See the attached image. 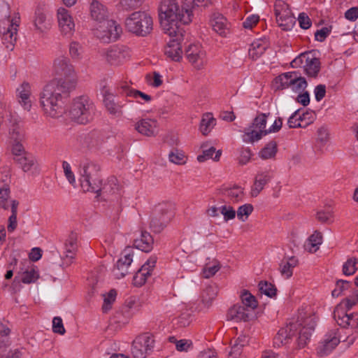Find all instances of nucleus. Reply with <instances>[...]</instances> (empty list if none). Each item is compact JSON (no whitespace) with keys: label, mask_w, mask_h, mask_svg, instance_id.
<instances>
[{"label":"nucleus","mask_w":358,"mask_h":358,"mask_svg":"<svg viewBox=\"0 0 358 358\" xmlns=\"http://www.w3.org/2000/svg\"><path fill=\"white\" fill-rule=\"evenodd\" d=\"M320 70V59L316 57H310L308 55L304 65L306 74L309 77L315 78L317 76Z\"/></svg>","instance_id":"38"},{"label":"nucleus","mask_w":358,"mask_h":358,"mask_svg":"<svg viewBox=\"0 0 358 358\" xmlns=\"http://www.w3.org/2000/svg\"><path fill=\"white\" fill-rule=\"evenodd\" d=\"M172 217L173 210L171 204H159L152 213L150 227L154 232L160 233L169 223Z\"/></svg>","instance_id":"10"},{"label":"nucleus","mask_w":358,"mask_h":358,"mask_svg":"<svg viewBox=\"0 0 358 358\" xmlns=\"http://www.w3.org/2000/svg\"><path fill=\"white\" fill-rule=\"evenodd\" d=\"M269 115L266 113H259L253 120L252 124L245 128L243 135V141L245 143H253L260 140L263 136L268 134V129H266L267 117Z\"/></svg>","instance_id":"9"},{"label":"nucleus","mask_w":358,"mask_h":358,"mask_svg":"<svg viewBox=\"0 0 358 358\" xmlns=\"http://www.w3.org/2000/svg\"><path fill=\"white\" fill-rule=\"evenodd\" d=\"M157 257L151 256L147 262L141 266L134 276V284L136 286H141L145 282L148 276L151 275V271L155 267Z\"/></svg>","instance_id":"18"},{"label":"nucleus","mask_w":358,"mask_h":358,"mask_svg":"<svg viewBox=\"0 0 358 358\" xmlns=\"http://www.w3.org/2000/svg\"><path fill=\"white\" fill-rule=\"evenodd\" d=\"M154 241L152 236L147 231H143L140 238L134 241L135 246L141 250L148 252L152 248Z\"/></svg>","instance_id":"37"},{"label":"nucleus","mask_w":358,"mask_h":358,"mask_svg":"<svg viewBox=\"0 0 358 358\" xmlns=\"http://www.w3.org/2000/svg\"><path fill=\"white\" fill-rule=\"evenodd\" d=\"M144 0H121L120 4L126 10H134L138 8Z\"/></svg>","instance_id":"64"},{"label":"nucleus","mask_w":358,"mask_h":358,"mask_svg":"<svg viewBox=\"0 0 358 358\" xmlns=\"http://www.w3.org/2000/svg\"><path fill=\"white\" fill-rule=\"evenodd\" d=\"M308 84L306 79L303 77H301L296 72V76L293 79V84L289 85V87L295 92H300L304 90Z\"/></svg>","instance_id":"49"},{"label":"nucleus","mask_w":358,"mask_h":358,"mask_svg":"<svg viewBox=\"0 0 358 358\" xmlns=\"http://www.w3.org/2000/svg\"><path fill=\"white\" fill-rule=\"evenodd\" d=\"M53 71L60 78H55L51 81H57L61 85L76 89L78 77L74 67L68 57L62 55L55 58L53 63Z\"/></svg>","instance_id":"6"},{"label":"nucleus","mask_w":358,"mask_h":358,"mask_svg":"<svg viewBox=\"0 0 358 358\" xmlns=\"http://www.w3.org/2000/svg\"><path fill=\"white\" fill-rule=\"evenodd\" d=\"M271 176L268 172H262L256 175L253 185L251 187L250 195L257 197L264 186L270 181Z\"/></svg>","instance_id":"28"},{"label":"nucleus","mask_w":358,"mask_h":358,"mask_svg":"<svg viewBox=\"0 0 358 358\" xmlns=\"http://www.w3.org/2000/svg\"><path fill=\"white\" fill-rule=\"evenodd\" d=\"M225 195L232 203H237L242 201L244 197L243 189L235 185L230 188L224 189L223 191Z\"/></svg>","instance_id":"41"},{"label":"nucleus","mask_w":358,"mask_h":358,"mask_svg":"<svg viewBox=\"0 0 358 358\" xmlns=\"http://www.w3.org/2000/svg\"><path fill=\"white\" fill-rule=\"evenodd\" d=\"M217 289L214 285L207 286L201 293V299L203 303L209 306L212 301L216 297Z\"/></svg>","instance_id":"45"},{"label":"nucleus","mask_w":358,"mask_h":358,"mask_svg":"<svg viewBox=\"0 0 358 358\" xmlns=\"http://www.w3.org/2000/svg\"><path fill=\"white\" fill-rule=\"evenodd\" d=\"M253 317V312L242 306L241 304H236L228 310L227 317L230 320L236 322H248Z\"/></svg>","instance_id":"22"},{"label":"nucleus","mask_w":358,"mask_h":358,"mask_svg":"<svg viewBox=\"0 0 358 358\" xmlns=\"http://www.w3.org/2000/svg\"><path fill=\"white\" fill-rule=\"evenodd\" d=\"M74 90L57 81H50L40 93V105L44 113L53 118L62 116L65 112L64 101Z\"/></svg>","instance_id":"3"},{"label":"nucleus","mask_w":358,"mask_h":358,"mask_svg":"<svg viewBox=\"0 0 358 358\" xmlns=\"http://www.w3.org/2000/svg\"><path fill=\"white\" fill-rule=\"evenodd\" d=\"M185 54L189 62L197 69H201L206 63V52L199 44L189 45Z\"/></svg>","instance_id":"16"},{"label":"nucleus","mask_w":358,"mask_h":358,"mask_svg":"<svg viewBox=\"0 0 358 358\" xmlns=\"http://www.w3.org/2000/svg\"><path fill=\"white\" fill-rule=\"evenodd\" d=\"M155 341L148 334L140 335L133 341L131 352L134 358H145L154 348Z\"/></svg>","instance_id":"14"},{"label":"nucleus","mask_w":358,"mask_h":358,"mask_svg":"<svg viewBox=\"0 0 358 358\" xmlns=\"http://www.w3.org/2000/svg\"><path fill=\"white\" fill-rule=\"evenodd\" d=\"M122 32L121 27L113 20L96 22L93 29V34L103 43H110L117 40Z\"/></svg>","instance_id":"8"},{"label":"nucleus","mask_w":358,"mask_h":358,"mask_svg":"<svg viewBox=\"0 0 358 358\" xmlns=\"http://www.w3.org/2000/svg\"><path fill=\"white\" fill-rule=\"evenodd\" d=\"M7 18L3 22L5 27L0 26V35L1 41L6 48L12 50L17 41V32L19 24L17 22L10 20L9 15H6Z\"/></svg>","instance_id":"13"},{"label":"nucleus","mask_w":358,"mask_h":358,"mask_svg":"<svg viewBox=\"0 0 358 358\" xmlns=\"http://www.w3.org/2000/svg\"><path fill=\"white\" fill-rule=\"evenodd\" d=\"M299 264L298 259L294 257H284L279 267V271L285 278H289L293 274V269Z\"/></svg>","instance_id":"29"},{"label":"nucleus","mask_w":358,"mask_h":358,"mask_svg":"<svg viewBox=\"0 0 358 358\" xmlns=\"http://www.w3.org/2000/svg\"><path fill=\"white\" fill-rule=\"evenodd\" d=\"M170 37H176L171 39L165 47L164 54L167 57L175 62H178L182 58V50L180 41L183 38V33L181 37L177 35L169 36Z\"/></svg>","instance_id":"19"},{"label":"nucleus","mask_w":358,"mask_h":358,"mask_svg":"<svg viewBox=\"0 0 358 358\" xmlns=\"http://www.w3.org/2000/svg\"><path fill=\"white\" fill-rule=\"evenodd\" d=\"M342 270L345 275H353L358 270V260L354 257L348 259L344 263Z\"/></svg>","instance_id":"48"},{"label":"nucleus","mask_w":358,"mask_h":358,"mask_svg":"<svg viewBox=\"0 0 358 358\" xmlns=\"http://www.w3.org/2000/svg\"><path fill=\"white\" fill-rule=\"evenodd\" d=\"M350 286V282L347 280H338L336 282V287L332 291L331 295L334 297L339 296L341 293L348 289Z\"/></svg>","instance_id":"62"},{"label":"nucleus","mask_w":358,"mask_h":358,"mask_svg":"<svg viewBox=\"0 0 358 358\" xmlns=\"http://www.w3.org/2000/svg\"><path fill=\"white\" fill-rule=\"evenodd\" d=\"M103 143L102 135L97 131H92L85 135L83 140V145L90 150H99Z\"/></svg>","instance_id":"26"},{"label":"nucleus","mask_w":358,"mask_h":358,"mask_svg":"<svg viewBox=\"0 0 358 358\" xmlns=\"http://www.w3.org/2000/svg\"><path fill=\"white\" fill-rule=\"evenodd\" d=\"M95 110V106L88 96H80L73 99L69 109V116L72 120L84 124L93 120Z\"/></svg>","instance_id":"5"},{"label":"nucleus","mask_w":358,"mask_h":358,"mask_svg":"<svg viewBox=\"0 0 358 358\" xmlns=\"http://www.w3.org/2000/svg\"><path fill=\"white\" fill-rule=\"evenodd\" d=\"M10 333V329L8 327V322H6L5 323H0V345L4 346L6 344V348H8L9 345V338L8 336Z\"/></svg>","instance_id":"50"},{"label":"nucleus","mask_w":358,"mask_h":358,"mask_svg":"<svg viewBox=\"0 0 358 358\" xmlns=\"http://www.w3.org/2000/svg\"><path fill=\"white\" fill-rule=\"evenodd\" d=\"M31 85L27 82H23L17 89V97L19 103L26 110L29 111L31 108Z\"/></svg>","instance_id":"23"},{"label":"nucleus","mask_w":358,"mask_h":358,"mask_svg":"<svg viewBox=\"0 0 358 358\" xmlns=\"http://www.w3.org/2000/svg\"><path fill=\"white\" fill-rule=\"evenodd\" d=\"M83 53V46L78 42L73 41L69 45V55L74 60L82 59Z\"/></svg>","instance_id":"51"},{"label":"nucleus","mask_w":358,"mask_h":358,"mask_svg":"<svg viewBox=\"0 0 358 358\" xmlns=\"http://www.w3.org/2000/svg\"><path fill=\"white\" fill-rule=\"evenodd\" d=\"M14 160L20 164L24 172H31L33 174L37 171L38 164L36 159L29 154L14 158Z\"/></svg>","instance_id":"33"},{"label":"nucleus","mask_w":358,"mask_h":358,"mask_svg":"<svg viewBox=\"0 0 358 358\" xmlns=\"http://www.w3.org/2000/svg\"><path fill=\"white\" fill-rule=\"evenodd\" d=\"M296 72H288L282 73L276 77L273 83V87L275 90H282L289 87L291 84H293L294 77L296 76Z\"/></svg>","instance_id":"35"},{"label":"nucleus","mask_w":358,"mask_h":358,"mask_svg":"<svg viewBox=\"0 0 358 358\" xmlns=\"http://www.w3.org/2000/svg\"><path fill=\"white\" fill-rule=\"evenodd\" d=\"M266 47L259 42H254L251 44V48L249 49V57L253 60L259 58L265 52Z\"/></svg>","instance_id":"46"},{"label":"nucleus","mask_w":358,"mask_h":358,"mask_svg":"<svg viewBox=\"0 0 358 358\" xmlns=\"http://www.w3.org/2000/svg\"><path fill=\"white\" fill-rule=\"evenodd\" d=\"M9 135L14 142L22 141L24 138V131L18 124H13L10 129Z\"/></svg>","instance_id":"59"},{"label":"nucleus","mask_w":358,"mask_h":358,"mask_svg":"<svg viewBox=\"0 0 358 358\" xmlns=\"http://www.w3.org/2000/svg\"><path fill=\"white\" fill-rule=\"evenodd\" d=\"M259 289L261 293L265 295L273 297L276 295V288L274 285L268 282L267 281H261L259 283Z\"/></svg>","instance_id":"56"},{"label":"nucleus","mask_w":358,"mask_h":358,"mask_svg":"<svg viewBox=\"0 0 358 358\" xmlns=\"http://www.w3.org/2000/svg\"><path fill=\"white\" fill-rule=\"evenodd\" d=\"M10 198V187L8 185H4L0 188V208L8 210L9 204L8 200Z\"/></svg>","instance_id":"57"},{"label":"nucleus","mask_w":358,"mask_h":358,"mask_svg":"<svg viewBox=\"0 0 358 358\" xmlns=\"http://www.w3.org/2000/svg\"><path fill=\"white\" fill-rule=\"evenodd\" d=\"M101 57L110 65L117 66L127 61L130 50L124 45H113L100 52Z\"/></svg>","instance_id":"11"},{"label":"nucleus","mask_w":358,"mask_h":358,"mask_svg":"<svg viewBox=\"0 0 358 358\" xmlns=\"http://www.w3.org/2000/svg\"><path fill=\"white\" fill-rule=\"evenodd\" d=\"M254 210L253 206L246 203L241 206L237 210V217L242 222H245Z\"/></svg>","instance_id":"58"},{"label":"nucleus","mask_w":358,"mask_h":358,"mask_svg":"<svg viewBox=\"0 0 358 358\" xmlns=\"http://www.w3.org/2000/svg\"><path fill=\"white\" fill-rule=\"evenodd\" d=\"M132 261L133 259L131 253L124 251V257L117 262L115 268L113 270L115 275L117 278L124 277L128 273V268Z\"/></svg>","instance_id":"27"},{"label":"nucleus","mask_w":358,"mask_h":358,"mask_svg":"<svg viewBox=\"0 0 358 358\" xmlns=\"http://www.w3.org/2000/svg\"><path fill=\"white\" fill-rule=\"evenodd\" d=\"M52 331L59 335H64L66 332L62 319L60 317H55L52 320Z\"/></svg>","instance_id":"63"},{"label":"nucleus","mask_w":358,"mask_h":358,"mask_svg":"<svg viewBox=\"0 0 358 358\" xmlns=\"http://www.w3.org/2000/svg\"><path fill=\"white\" fill-rule=\"evenodd\" d=\"M157 121L152 119H142L135 124V129L142 135L153 136L155 135Z\"/></svg>","instance_id":"25"},{"label":"nucleus","mask_w":358,"mask_h":358,"mask_svg":"<svg viewBox=\"0 0 358 358\" xmlns=\"http://www.w3.org/2000/svg\"><path fill=\"white\" fill-rule=\"evenodd\" d=\"M57 19L62 34L71 36L75 30V24L69 12L64 8H59L57 10Z\"/></svg>","instance_id":"17"},{"label":"nucleus","mask_w":358,"mask_h":358,"mask_svg":"<svg viewBox=\"0 0 358 358\" xmlns=\"http://www.w3.org/2000/svg\"><path fill=\"white\" fill-rule=\"evenodd\" d=\"M316 322L313 317L297 320L281 328L273 338V346L280 347L293 339L299 348H304L310 341Z\"/></svg>","instance_id":"2"},{"label":"nucleus","mask_w":358,"mask_h":358,"mask_svg":"<svg viewBox=\"0 0 358 358\" xmlns=\"http://www.w3.org/2000/svg\"><path fill=\"white\" fill-rule=\"evenodd\" d=\"M170 162L178 165L185 164L187 162V157L182 151L174 150L169 155Z\"/></svg>","instance_id":"54"},{"label":"nucleus","mask_w":358,"mask_h":358,"mask_svg":"<svg viewBox=\"0 0 358 358\" xmlns=\"http://www.w3.org/2000/svg\"><path fill=\"white\" fill-rule=\"evenodd\" d=\"M322 243V235L320 232L315 231L305 243L304 248L310 253L315 252Z\"/></svg>","instance_id":"39"},{"label":"nucleus","mask_w":358,"mask_h":358,"mask_svg":"<svg viewBox=\"0 0 358 358\" xmlns=\"http://www.w3.org/2000/svg\"><path fill=\"white\" fill-rule=\"evenodd\" d=\"M117 293L115 289H111L106 294H103V304L102 306V310L103 313H107L112 308V303L115 301Z\"/></svg>","instance_id":"52"},{"label":"nucleus","mask_w":358,"mask_h":358,"mask_svg":"<svg viewBox=\"0 0 358 358\" xmlns=\"http://www.w3.org/2000/svg\"><path fill=\"white\" fill-rule=\"evenodd\" d=\"M340 338L336 331L328 332L317 348V352L320 355H327L331 352L340 343Z\"/></svg>","instance_id":"21"},{"label":"nucleus","mask_w":358,"mask_h":358,"mask_svg":"<svg viewBox=\"0 0 358 358\" xmlns=\"http://www.w3.org/2000/svg\"><path fill=\"white\" fill-rule=\"evenodd\" d=\"M38 278L39 275L38 271L35 268L32 267L22 273L21 281L25 284H30L34 282Z\"/></svg>","instance_id":"55"},{"label":"nucleus","mask_w":358,"mask_h":358,"mask_svg":"<svg viewBox=\"0 0 358 358\" xmlns=\"http://www.w3.org/2000/svg\"><path fill=\"white\" fill-rule=\"evenodd\" d=\"M249 343L248 337L245 335H241L231 341V350L229 356L231 358H238L245 346Z\"/></svg>","instance_id":"31"},{"label":"nucleus","mask_w":358,"mask_h":358,"mask_svg":"<svg viewBox=\"0 0 358 358\" xmlns=\"http://www.w3.org/2000/svg\"><path fill=\"white\" fill-rule=\"evenodd\" d=\"M213 264H206L202 271V275L205 278H210L215 275L220 269L221 264L217 260H213Z\"/></svg>","instance_id":"47"},{"label":"nucleus","mask_w":358,"mask_h":358,"mask_svg":"<svg viewBox=\"0 0 358 358\" xmlns=\"http://www.w3.org/2000/svg\"><path fill=\"white\" fill-rule=\"evenodd\" d=\"M103 102L107 110L110 115L117 117H121L123 115L122 108L124 104L115 102L112 94L106 95Z\"/></svg>","instance_id":"36"},{"label":"nucleus","mask_w":358,"mask_h":358,"mask_svg":"<svg viewBox=\"0 0 358 358\" xmlns=\"http://www.w3.org/2000/svg\"><path fill=\"white\" fill-rule=\"evenodd\" d=\"M8 348L0 345V358H20L21 356L20 352L15 349L14 350H8Z\"/></svg>","instance_id":"61"},{"label":"nucleus","mask_w":358,"mask_h":358,"mask_svg":"<svg viewBox=\"0 0 358 358\" xmlns=\"http://www.w3.org/2000/svg\"><path fill=\"white\" fill-rule=\"evenodd\" d=\"M90 15L96 22L108 20V12L106 7L96 0H93L90 6Z\"/></svg>","instance_id":"30"},{"label":"nucleus","mask_w":358,"mask_h":358,"mask_svg":"<svg viewBox=\"0 0 358 358\" xmlns=\"http://www.w3.org/2000/svg\"><path fill=\"white\" fill-rule=\"evenodd\" d=\"M64 248L66 259L67 260V264H69L75 258L78 251V235L76 233L71 232L69 235L66 240Z\"/></svg>","instance_id":"24"},{"label":"nucleus","mask_w":358,"mask_h":358,"mask_svg":"<svg viewBox=\"0 0 358 358\" xmlns=\"http://www.w3.org/2000/svg\"><path fill=\"white\" fill-rule=\"evenodd\" d=\"M152 17L145 11L132 13L125 20V27L129 32L137 36H145L152 30Z\"/></svg>","instance_id":"7"},{"label":"nucleus","mask_w":358,"mask_h":358,"mask_svg":"<svg viewBox=\"0 0 358 358\" xmlns=\"http://www.w3.org/2000/svg\"><path fill=\"white\" fill-rule=\"evenodd\" d=\"M274 11L277 22L282 30L289 31L294 27L296 19L287 3L282 0H276L274 5Z\"/></svg>","instance_id":"12"},{"label":"nucleus","mask_w":358,"mask_h":358,"mask_svg":"<svg viewBox=\"0 0 358 358\" xmlns=\"http://www.w3.org/2000/svg\"><path fill=\"white\" fill-rule=\"evenodd\" d=\"M80 173L83 190L98 193L102 185L101 166L96 162L87 160L81 165Z\"/></svg>","instance_id":"4"},{"label":"nucleus","mask_w":358,"mask_h":358,"mask_svg":"<svg viewBox=\"0 0 358 358\" xmlns=\"http://www.w3.org/2000/svg\"><path fill=\"white\" fill-rule=\"evenodd\" d=\"M210 24L213 31L221 36H226L229 33L230 24L227 18L220 13H213L210 18Z\"/></svg>","instance_id":"20"},{"label":"nucleus","mask_w":358,"mask_h":358,"mask_svg":"<svg viewBox=\"0 0 358 358\" xmlns=\"http://www.w3.org/2000/svg\"><path fill=\"white\" fill-rule=\"evenodd\" d=\"M120 191V187L117 179L115 177H111L108 179L107 182L100 187L99 192H102L106 195H113L119 194Z\"/></svg>","instance_id":"40"},{"label":"nucleus","mask_w":358,"mask_h":358,"mask_svg":"<svg viewBox=\"0 0 358 358\" xmlns=\"http://www.w3.org/2000/svg\"><path fill=\"white\" fill-rule=\"evenodd\" d=\"M201 148L202 149V154L197 156V160L199 162H203L209 159H213L215 162L220 160L222 155L220 150H216L213 146L209 147L208 143H203Z\"/></svg>","instance_id":"32"},{"label":"nucleus","mask_w":358,"mask_h":358,"mask_svg":"<svg viewBox=\"0 0 358 358\" xmlns=\"http://www.w3.org/2000/svg\"><path fill=\"white\" fill-rule=\"evenodd\" d=\"M241 298L242 306H245V308H249L252 312L257 307L258 303L255 297L248 291L245 290L242 293Z\"/></svg>","instance_id":"44"},{"label":"nucleus","mask_w":358,"mask_h":358,"mask_svg":"<svg viewBox=\"0 0 358 358\" xmlns=\"http://www.w3.org/2000/svg\"><path fill=\"white\" fill-rule=\"evenodd\" d=\"M19 202L16 200L11 201V215L8 217L7 229L8 232L14 231L17 226V214Z\"/></svg>","instance_id":"42"},{"label":"nucleus","mask_w":358,"mask_h":358,"mask_svg":"<svg viewBox=\"0 0 358 358\" xmlns=\"http://www.w3.org/2000/svg\"><path fill=\"white\" fill-rule=\"evenodd\" d=\"M358 303V290H355L348 298L345 299L340 304H343L345 310H350Z\"/></svg>","instance_id":"60"},{"label":"nucleus","mask_w":358,"mask_h":358,"mask_svg":"<svg viewBox=\"0 0 358 358\" xmlns=\"http://www.w3.org/2000/svg\"><path fill=\"white\" fill-rule=\"evenodd\" d=\"M192 16V11L180 7L176 0H162L159 8L161 27L169 36L181 37L184 33L181 25L191 22Z\"/></svg>","instance_id":"1"},{"label":"nucleus","mask_w":358,"mask_h":358,"mask_svg":"<svg viewBox=\"0 0 358 358\" xmlns=\"http://www.w3.org/2000/svg\"><path fill=\"white\" fill-rule=\"evenodd\" d=\"M334 317L337 324L342 327L358 328V313H347L343 304L336 306L334 311Z\"/></svg>","instance_id":"15"},{"label":"nucleus","mask_w":358,"mask_h":358,"mask_svg":"<svg viewBox=\"0 0 358 358\" xmlns=\"http://www.w3.org/2000/svg\"><path fill=\"white\" fill-rule=\"evenodd\" d=\"M215 119L210 114L204 115L201 121L200 130L203 135H207L210 128L214 125Z\"/></svg>","instance_id":"53"},{"label":"nucleus","mask_w":358,"mask_h":358,"mask_svg":"<svg viewBox=\"0 0 358 358\" xmlns=\"http://www.w3.org/2000/svg\"><path fill=\"white\" fill-rule=\"evenodd\" d=\"M35 29L41 33H43L51 27L50 20L46 16V14L41 9H38L35 12V17L34 20Z\"/></svg>","instance_id":"34"},{"label":"nucleus","mask_w":358,"mask_h":358,"mask_svg":"<svg viewBox=\"0 0 358 358\" xmlns=\"http://www.w3.org/2000/svg\"><path fill=\"white\" fill-rule=\"evenodd\" d=\"M277 143L271 141L266 145L259 152V157L263 159H268L274 157L277 152Z\"/></svg>","instance_id":"43"}]
</instances>
